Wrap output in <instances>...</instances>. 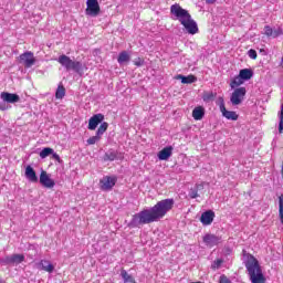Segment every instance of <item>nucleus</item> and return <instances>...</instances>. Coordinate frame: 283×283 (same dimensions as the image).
Masks as SVG:
<instances>
[{"instance_id":"nucleus-12","label":"nucleus","mask_w":283,"mask_h":283,"mask_svg":"<svg viewBox=\"0 0 283 283\" xmlns=\"http://www.w3.org/2000/svg\"><path fill=\"white\" fill-rule=\"evenodd\" d=\"M0 98L4 103H10V104L19 103V101H21V97L17 93H9V92H2L0 95Z\"/></svg>"},{"instance_id":"nucleus-41","label":"nucleus","mask_w":283,"mask_h":283,"mask_svg":"<svg viewBox=\"0 0 283 283\" xmlns=\"http://www.w3.org/2000/svg\"><path fill=\"white\" fill-rule=\"evenodd\" d=\"M208 3H213L216 0H206Z\"/></svg>"},{"instance_id":"nucleus-6","label":"nucleus","mask_w":283,"mask_h":283,"mask_svg":"<svg viewBox=\"0 0 283 283\" xmlns=\"http://www.w3.org/2000/svg\"><path fill=\"white\" fill-rule=\"evenodd\" d=\"M86 17H98L101 14V6L98 0H86Z\"/></svg>"},{"instance_id":"nucleus-2","label":"nucleus","mask_w":283,"mask_h":283,"mask_svg":"<svg viewBox=\"0 0 283 283\" xmlns=\"http://www.w3.org/2000/svg\"><path fill=\"white\" fill-rule=\"evenodd\" d=\"M170 14L184 25L188 34H198V23L192 20L191 14L187 9H182L178 3H175L170 7Z\"/></svg>"},{"instance_id":"nucleus-38","label":"nucleus","mask_w":283,"mask_h":283,"mask_svg":"<svg viewBox=\"0 0 283 283\" xmlns=\"http://www.w3.org/2000/svg\"><path fill=\"white\" fill-rule=\"evenodd\" d=\"M51 156H52L53 160H56L57 163H63V160H61V156H59V154L54 153V150H53V154H51Z\"/></svg>"},{"instance_id":"nucleus-31","label":"nucleus","mask_w":283,"mask_h":283,"mask_svg":"<svg viewBox=\"0 0 283 283\" xmlns=\"http://www.w3.org/2000/svg\"><path fill=\"white\" fill-rule=\"evenodd\" d=\"M279 217L283 224V195L279 197Z\"/></svg>"},{"instance_id":"nucleus-25","label":"nucleus","mask_w":283,"mask_h":283,"mask_svg":"<svg viewBox=\"0 0 283 283\" xmlns=\"http://www.w3.org/2000/svg\"><path fill=\"white\" fill-rule=\"evenodd\" d=\"M217 94L213 93V91L210 92H205L202 95V101L205 103H211V101H213L216 98Z\"/></svg>"},{"instance_id":"nucleus-19","label":"nucleus","mask_w":283,"mask_h":283,"mask_svg":"<svg viewBox=\"0 0 283 283\" xmlns=\"http://www.w3.org/2000/svg\"><path fill=\"white\" fill-rule=\"evenodd\" d=\"M116 158H118V151L109 149L108 151L105 153L103 160L104 163H114Z\"/></svg>"},{"instance_id":"nucleus-26","label":"nucleus","mask_w":283,"mask_h":283,"mask_svg":"<svg viewBox=\"0 0 283 283\" xmlns=\"http://www.w3.org/2000/svg\"><path fill=\"white\" fill-rule=\"evenodd\" d=\"M242 83H244V80L238 75L234 77V80L230 83V87L232 90H235V87H240V85H242Z\"/></svg>"},{"instance_id":"nucleus-13","label":"nucleus","mask_w":283,"mask_h":283,"mask_svg":"<svg viewBox=\"0 0 283 283\" xmlns=\"http://www.w3.org/2000/svg\"><path fill=\"white\" fill-rule=\"evenodd\" d=\"M220 112L224 118L228 120H238V113L233 111H227V107L224 106V101H221L220 103Z\"/></svg>"},{"instance_id":"nucleus-32","label":"nucleus","mask_w":283,"mask_h":283,"mask_svg":"<svg viewBox=\"0 0 283 283\" xmlns=\"http://www.w3.org/2000/svg\"><path fill=\"white\" fill-rule=\"evenodd\" d=\"M223 262H224V260H222V259H217V260L213 261V263L211 264V269H212L213 271L220 269V268L222 266Z\"/></svg>"},{"instance_id":"nucleus-3","label":"nucleus","mask_w":283,"mask_h":283,"mask_svg":"<svg viewBox=\"0 0 283 283\" xmlns=\"http://www.w3.org/2000/svg\"><path fill=\"white\" fill-rule=\"evenodd\" d=\"M245 269L252 283L266 282V279H264V274L262 273V268H260V262L258 259H255V256H248V260L245 261Z\"/></svg>"},{"instance_id":"nucleus-14","label":"nucleus","mask_w":283,"mask_h":283,"mask_svg":"<svg viewBox=\"0 0 283 283\" xmlns=\"http://www.w3.org/2000/svg\"><path fill=\"white\" fill-rule=\"evenodd\" d=\"M213 218H216V212H213V210H207V211L202 212V214L200 217V222L205 227H209V224H211L213 222Z\"/></svg>"},{"instance_id":"nucleus-17","label":"nucleus","mask_w":283,"mask_h":283,"mask_svg":"<svg viewBox=\"0 0 283 283\" xmlns=\"http://www.w3.org/2000/svg\"><path fill=\"white\" fill-rule=\"evenodd\" d=\"M172 153H174V147L167 146L158 153V158L160 160H169V158H171Z\"/></svg>"},{"instance_id":"nucleus-20","label":"nucleus","mask_w":283,"mask_h":283,"mask_svg":"<svg viewBox=\"0 0 283 283\" xmlns=\"http://www.w3.org/2000/svg\"><path fill=\"white\" fill-rule=\"evenodd\" d=\"M178 81H181V83L184 85H189L191 83H196V81H198V78L195 76V75H188V76H185V75H177L176 77Z\"/></svg>"},{"instance_id":"nucleus-36","label":"nucleus","mask_w":283,"mask_h":283,"mask_svg":"<svg viewBox=\"0 0 283 283\" xmlns=\"http://www.w3.org/2000/svg\"><path fill=\"white\" fill-rule=\"evenodd\" d=\"M264 34H265L266 36H273V29H272L271 27L266 25V27L264 28Z\"/></svg>"},{"instance_id":"nucleus-30","label":"nucleus","mask_w":283,"mask_h":283,"mask_svg":"<svg viewBox=\"0 0 283 283\" xmlns=\"http://www.w3.org/2000/svg\"><path fill=\"white\" fill-rule=\"evenodd\" d=\"M279 134H283V103L281 104V111L279 113Z\"/></svg>"},{"instance_id":"nucleus-15","label":"nucleus","mask_w":283,"mask_h":283,"mask_svg":"<svg viewBox=\"0 0 283 283\" xmlns=\"http://www.w3.org/2000/svg\"><path fill=\"white\" fill-rule=\"evenodd\" d=\"M39 271H45L46 273H54V265L49 260H41L36 263Z\"/></svg>"},{"instance_id":"nucleus-10","label":"nucleus","mask_w":283,"mask_h":283,"mask_svg":"<svg viewBox=\"0 0 283 283\" xmlns=\"http://www.w3.org/2000/svg\"><path fill=\"white\" fill-rule=\"evenodd\" d=\"M103 120H105V115H103L101 113L93 115L88 119V129L91 132H94V129H96V127H98V125H101V123H103Z\"/></svg>"},{"instance_id":"nucleus-21","label":"nucleus","mask_w":283,"mask_h":283,"mask_svg":"<svg viewBox=\"0 0 283 283\" xmlns=\"http://www.w3.org/2000/svg\"><path fill=\"white\" fill-rule=\"evenodd\" d=\"M192 118H195V120H202V118H205V107H195V109L192 111Z\"/></svg>"},{"instance_id":"nucleus-22","label":"nucleus","mask_w":283,"mask_h":283,"mask_svg":"<svg viewBox=\"0 0 283 283\" xmlns=\"http://www.w3.org/2000/svg\"><path fill=\"white\" fill-rule=\"evenodd\" d=\"M129 61H132V56H129V53H127V51H122L117 57V63H119V65H123L125 63H129Z\"/></svg>"},{"instance_id":"nucleus-24","label":"nucleus","mask_w":283,"mask_h":283,"mask_svg":"<svg viewBox=\"0 0 283 283\" xmlns=\"http://www.w3.org/2000/svg\"><path fill=\"white\" fill-rule=\"evenodd\" d=\"M120 277L125 283H135L134 276H132L129 273H127V270L122 269L120 271Z\"/></svg>"},{"instance_id":"nucleus-7","label":"nucleus","mask_w":283,"mask_h":283,"mask_svg":"<svg viewBox=\"0 0 283 283\" xmlns=\"http://www.w3.org/2000/svg\"><path fill=\"white\" fill-rule=\"evenodd\" d=\"M244 96H247L245 87L235 88L231 94L230 103H232V105H241L242 101H244Z\"/></svg>"},{"instance_id":"nucleus-33","label":"nucleus","mask_w":283,"mask_h":283,"mask_svg":"<svg viewBox=\"0 0 283 283\" xmlns=\"http://www.w3.org/2000/svg\"><path fill=\"white\" fill-rule=\"evenodd\" d=\"M98 140H101L99 135L96 133L95 136H92L87 139V145H96V143H98Z\"/></svg>"},{"instance_id":"nucleus-40","label":"nucleus","mask_w":283,"mask_h":283,"mask_svg":"<svg viewBox=\"0 0 283 283\" xmlns=\"http://www.w3.org/2000/svg\"><path fill=\"white\" fill-rule=\"evenodd\" d=\"M144 63H145V61H143L140 57H138V59L135 61V65H136L137 67L143 66Z\"/></svg>"},{"instance_id":"nucleus-27","label":"nucleus","mask_w":283,"mask_h":283,"mask_svg":"<svg viewBox=\"0 0 283 283\" xmlns=\"http://www.w3.org/2000/svg\"><path fill=\"white\" fill-rule=\"evenodd\" d=\"M65 97V86L64 85H59L57 90L55 92V98H64Z\"/></svg>"},{"instance_id":"nucleus-11","label":"nucleus","mask_w":283,"mask_h":283,"mask_svg":"<svg viewBox=\"0 0 283 283\" xmlns=\"http://www.w3.org/2000/svg\"><path fill=\"white\" fill-rule=\"evenodd\" d=\"M40 184L46 189H53L54 185H56V182H54V180L50 178V175H48L45 170L41 171Z\"/></svg>"},{"instance_id":"nucleus-29","label":"nucleus","mask_w":283,"mask_h":283,"mask_svg":"<svg viewBox=\"0 0 283 283\" xmlns=\"http://www.w3.org/2000/svg\"><path fill=\"white\" fill-rule=\"evenodd\" d=\"M107 127H109V124L107 122L102 123L96 132L97 136H103V134L107 132Z\"/></svg>"},{"instance_id":"nucleus-28","label":"nucleus","mask_w":283,"mask_h":283,"mask_svg":"<svg viewBox=\"0 0 283 283\" xmlns=\"http://www.w3.org/2000/svg\"><path fill=\"white\" fill-rule=\"evenodd\" d=\"M52 154H54V149H52L50 147H45L40 153V158H42V159L48 158V156H52Z\"/></svg>"},{"instance_id":"nucleus-39","label":"nucleus","mask_w":283,"mask_h":283,"mask_svg":"<svg viewBox=\"0 0 283 283\" xmlns=\"http://www.w3.org/2000/svg\"><path fill=\"white\" fill-rule=\"evenodd\" d=\"M6 103H8V102H2V103H0V109H1V112H6V109H9V106H8V104H6Z\"/></svg>"},{"instance_id":"nucleus-18","label":"nucleus","mask_w":283,"mask_h":283,"mask_svg":"<svg viewBox=\"0 0 283 283\" xmlns=\"http://www.w3.org/2000/svg\"><path fill=\"white\" fill-rule=\"evenodd\" d=\"M25 178H28L30 182H39V177H36V171H34V168H32V166H28L25 168Z\"/></svg>"},{"instance_id":"nucleus-37","label":"nucleus","mask_w":283,"mask_h":283,"mask_svg":"<svg viewBox=\"0 0 283 283\" xmlns=\"http://www.w3.org/2000/svg\"><path fill=\"white\" fill-rule=\"evenodd\" d=\"M200 195H198V190L196 189H191L189 192V198L196 199L198 198Z\"/></svg>"},{"instance_id":"nucleus-23","label":"nucleus","mask_w":283,"mask_h":283,"mask_svg":"<svg viewBox=\"0 0 283 283\" xmlns=\"http://www.w3.org/2000/svg\"><path fill=\"white\" fill-rule=\"evenodd\" d=\"M239 76H241V78L243 81H251V78H253V70H251V69H242L239 72Z\"/></svg>"},{"instance_id":"nucleus-1","label":"nucleus","mask_w":283,"mask_h":283,"mask_svg":"<svg viewBox=\"0 0 283 283\" xmlns=\"http://www.w3.org/2000/svg\"><path fill=\"white\" fill-rule=\"evenodd\" d=\"M174 205H176L174 199H164L150 209H144L135 213L128 223L129 229H140L144 224L158 222V220H161V218L166 217L174 209Z\"/></svg>"},{"instance_id":"nucleus-34","label":"nucleus","mask_w":283,"mask_h":283,"mask_svg":"<svg viewBox=\"0 0 283 283\" xmlns=\"http://www.w3.org/2000/svg\"><path fill=\"white\" fill-rule=\"evenodd\" d=\"M280 34H282V29L281 28L272 30V38L273 39H277V36H280Z\"/></svg>"},{"instance_id":"nucleus-5","label":"nucleus","mask_w":283,"mask_h":283,"mask_svg":"<svg viewBox=\"0 0 283 283\" xmlns=\"http://www.w3.org/2000/svg\"><path fill=\"white\" fill-rule=\"evenodd\" d=\"M22 262H25V255L23 254H10L1 260V263L4 266H17Z\"/></svg>"},{"instance_id":"nucleus-9","label":"nucleus","mask_w":283,"mask_h":283,"mask_svg":"<svg viewBox=\"0 0 283 283\" xmlns=\"http://www.w3.org/2000/svg\"><path fill=\"white\" fill-rule=\"evenodd\" d=\"M102 191H112L116 185V177L106 176L99 180Z\"/></svg>"},{"instance_id":"nucleus-4","label":"nucleus","mask_w":283,"mask_h":283,"mask_svg":"<svg viewBox=\"0 0 283 283\" xmlns=\"http://www.w3.org/2000/svg\"><path fill=\"white\" fill-rule=\"evenodd\" d=\"M57 63H60L66 72H75L76 74H80V76H83V62L71 60L70 56L62 54L59 56Z\"/></svg>"},{"instance_id":"nucleus-35","label":"nucleus","mask_w":283,"mask_h":283,"mask_svg":"<svg viewBox=\"0 0 283 283\" xmlns=\"http://www.w3.org/2000/svg\"><path fill=\"white\" fill-rule=\"evenodd\" d=\"M248 55L250 56V59H253V60L258 59V52L253 49H250L248 51Z\"/></svg>"},{"instance_id":"nucleus-8","label":"nucleus","mask_w":283,"mask_h":283,"mask_svg":"<svg viewBox=\"0 0 283 283\" xmlns=\"http://www.w3.org/2000/svg\"><path fill=\"white\" fill-rule=\"evenodd\" d=\"M20 63L24 65V67L30 69L34 63H36V59L34 57V53L28 51L20 55Z\"/></svg>"},{"instance_id":"nucleus-16","label":"nucleus","mask_w":283,"mask_h":283,"mask_svg":"<svg viewBox=\"0 0 283 283\" xmlns=\"http://www.w3.org/2000/svg\"><path fill=\"white\" fill-rule=\"evenodd\" d=\"M203 242L207 247H216L220 243V239L214 234H206Z\"/></svg>"}]
</instances>
